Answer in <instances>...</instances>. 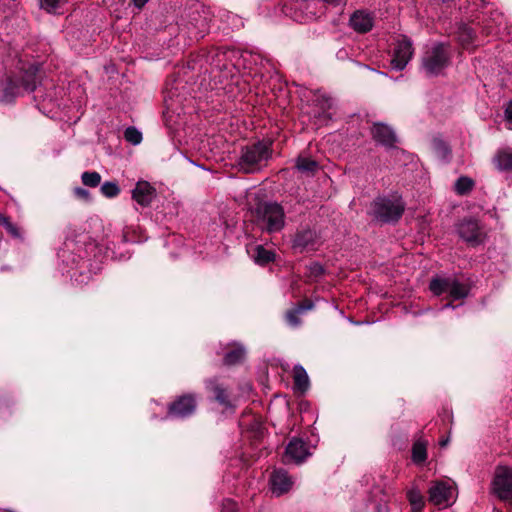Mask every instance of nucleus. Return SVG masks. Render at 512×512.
Masks as SVG:
<instances>
[{
  "mask_svg": "<svg viewBox=\"0 0 512 512\" xmlns=\"http://www.w3.org/2000/svg\"><path fill=\"white\" fill-rule=\"evenodd\" d=\"M271 154L270 143L259 141L247 145L241 150L238 166L245 173H254L267 164Z\"/></svg>",
  "mask_w": 512,
  "mask_h": 512,
  "instance_id": "f257e3e1",
  "label": "nucleus"
},
{
  "mask_svg": "<svg viewBox=\"0 0 512 512\" xmlns=\"http://www.w3.org/2000/svg\"><path fill=\"white\" fill-rule=\"evenodd\" d=\"M404 208L399 197H379L371 203L369 214L380 222H395L402 216Z\"/></svg>",
  "mask_w": 512,
  "mask_h": 512,
  "instance_id": "f03ea898",
  "label": "nucleus"
},
{
  "mask_svg": "<svg viewBox=\"0 0 512 512\" xmlns=\"http://www.w3.org/2000/svg\"><path fill=\"white\" fill-rule=\"evenodd\" d=\"M257 223L268 233L279 232L285 225V213L277 203H265L257 208Z\"/></svg>",
  "mask_w": 512,
  "mask_h": 512,
  "instance_id": "7ed1b4c3",
  "label": "nucleus"
},
{
  "mask_svg": "<svg viewBox=\"0 0 512 512\" xmlns=\"http://www.w3.org/2000/svg\"><path fill=\"white\" fill-rule=\"evenodd\" d=\"M450 56L447 45L436 43L425 51L422 57V68L429 76L438 75L447 67Z\"/></svg>",
  "mask_w": 512,
  "mask_h": 512,
  "instance_id": "20e7f679",
  "label": "nucleus"
},
{
  "mask_svg": "<svg viewBox=\"0 0 512 512\" xmlns=\"http://www.w3.org/2000/svg\"><path fill=\"white\" fill-rule=\"evenodd\" d=\"M412 56V42L406 36H399L391 59L392 68L398 71L403 70L411 60Z\"/></svg>",
  "mask_w": 512,
  "mask_h": 512,
  "instance_id": "39448f33",
  "label": "nucleus"
},
{
  "mask_svg": "<svg viewBox=\"0 0 512 512\" xmlns=\"http://www.w3.org/2000/svg\"><path fill=\"white\" fill-rule=\"evenodd\" d=\"M493 491L501 500H512V469L505 467L497 470Z\"/></svg>",
  "mask_w": 512,
  "mask_h": 512,
  "instance_id": "423d86ee",
  "label": "nucleus"
},
{
  "mask_svg": "<svg viewBox=\"0 0 512 512\" xmlns=\"http://www.w3.org/2000/svg\"><path fill=\"white\" fill-rule=\"evenodd\" d=\"M453 491L448 482H434L429 488V501L434 505L447 507L453 502Z\"/></svg>",
  "mask_w": 512,
  "mask_h": 512,
  "instance_id": "0eeeda50",
  "label": "nucleus"
},
{
  "mask_svg": "<svg viewBox=\"0 0 512 512\" xmlns=\"http://www.w3.org/2000/svg\"><path fill=\"white\" fill-rule=\"evenodd\" d=\"M457 231L464 241L473 246L481 244L484 240V233L476 220H463L459 223Z\"/></svg>",
  "mask_w": 512,
  "mask_h": 512,
  "instance_id": "6e6552de",
  "label": "nucleus"
},
{
  "mask_svg": "<svg viewBox=\"0 0 512 512\" xmlns=\"http://www.w3.org/2000/svg\"><path fill=\"white\" fill-rule=\"evenodd\" d=\"M196 410V400L193 395H183L175 400L168 410V416L173 418H186Z\"/></svg>",
  "mask_w": 512,
  "mask_h": 512,
  "instance_id": "1a4fd4ad",
  "label": "nucleus"
},
{
  "mask_svg": "<svg viewBox=\"0 0 512 512\" xmlns=\"http://www.w3.org/2000/svg\"><path fill=\"white\" fill-rule=\"evenodd\" d=\"M156 197V189L147 181H138L132 190L133 200L143 206H149Z\"/></svg>",
  "mask_w": 512,
  "mask_h": 512,
  "instance_id": "9d476101",
  "label": "nucleus"
},
{
  "mask_svg": "<svg viewBox=\"0 0 512 512\" xmlns=\"http://www.w3.org/2000/svg\"><path fill=\"white\" fill-rule=\"evenodd\" d=\"M270 484L272 493L276 496H280L291 489L293 480L285 470L278 469L272 473Z\"/></svg>",
  "mask_w": 512,
  "mask_h": 512,
  "instance_id": "9b49d317",
  "label": "nucleus"
},
{
  "mask_svg": "<svg viewBox=\"0 0 512 512\" xmlns=\"http://www.w3.org/2000/svg\"><path fill=\"white\" fill-rule=\"evenodd\" d=\"M309 455L310 452L305 442L301 439H292L286 447V459L297 464L303 462Z\"/></svg>",
  "mask_w": 512,
  "mask_h": 512,
  "instance_id": "f8f14e48",
  "label": "nucleus"
},
{
  "mask_svg": "<svg viewBox=\"0 0 512 512\" xmlns=\"http://www.w3.org/2000/svg\"><path fill=\"white\" fill-rule=\"evenodd\" d=\"M373 139L386 147H393L396 142L395 132L391 127L383 123H375L371 130Z\"/></svg>",
  "mask_w": 512,
  "mask_h": 512,
  "instance_id": "ddd939ff",
  "label": "nucleus"
},
{
  "mask_svg": "<svg viewBox=\"0 0 512 512\" xmlns=\"http://www.w3.org/2000/svg\"><path fill=\"white\" fill-rule=\"evenodd\" d=\"M350 26L358 33L370 31L374 24L373 16L363 10H358L350 17Z\"/></svg>",
  "mask_w": 512,
  "mask_h": 512,
  "instance_id": "4468645a",
  "label": "nucleus"
},
{
  "mask_svg": "<svg viewBox=\"0 0 512 512\" xmlns=\"http://www.w3.org/2000/svg\"><path fill=\"white\" fill-rule=\"evenodd\" d=\"M492 162L501 172H512V148L504 147L497 150Z\"/></svg>",
  "mask_w": 512,
  "mask_h": 512,
  "instance_id": "2eb2a0df",
  "label": "nucleus"
},
{
  "mask_svg": "<svg viewBox=\"0 0 512 512\" xmlns=\"http://www.w3.org/2000/svg\"><path fill=\"white\" fill-rule=\"evenodd\" d=\"M39 68L35 64L29 65L27 69H25L18 80V83L21 84L23 91L33 92L37 86V72Z\"/></svg>",
  "mask_w": 512,
  "mask_h": 512,
  "instance_id": "dca6fc26",
  "label": "nucleus"
},
{
  "mask_svg": "<svg viewBox=\"0 0 512 512\" xmlns=\"http://www.w3.org/2000/svg\"><path fill=\"white\" fill-rule=\"evenodd\" d=\"M316 240V233L310 229L300 231L293 240V247L300 252L313 248Z\"/></svg>",
  "mask_w": 512,
  "mask_h": 512,
  "instance_id": "f3484780",
  "label": "nucleus"
},
{
  "mask_svg": "<svg viewBox=\"0 0 512 512\" xmlns=\"http://www.w3.org/2000/svg\"><path fill=\"white\" fill-rule=\"evenodd\" d=\"M22 90L23 89L21 84L18 83V80L8 79L2 86L0 102L10 103L21 94Z\"/></svg>",
  "mask_w": 512,
  "mask_h": 512,
  "instance_id": "a211bd4d",
  "label": "nucleus"
},
{
  "mask_svg": "<svg viewBox=\"0 0 512 512\" xmlns=\"http://www.w3.org/2000/svg\"><path fill=\"white\" fill-rule=\"evenodd\" d=\"M251 253V257L255 261V263L259 265H266L272 262L275 258V254L273 251L265 249L262 245H257L253 248Z\"/></svg>",
  "mask_w": 512,
  "mask_h": 512,
  "instance_id": "6ab92c4d",
  "label": "nucleus"
},
{
  "mask_svg": "<svg viewBox=\"0 0 512 512\" xmlns=\"http://www.w3.org/2000/svg\"><path fill=\"white\" fill-rule=\"evenodd\" d=\"M294 387L300 392H305L309 388V377L306 370L301 365L294 366Z\"/></svg>",
  "mask_w": 512,
  "mask_h": 512,
  "instance_id": "aec40b11",
  "label": "nucleus"
},
{
  "mask_svg": "<svg viewBox=\"0 0 512 512\" xmlns=\"http://www.w3.org/2000/svg\"><path fill=\"white\" fill-rule=\"evenodd\" d=\"M312 308H313V303L308 301V302L299 304L297 307L289 310L286 313V319H287L288 323L292 326H298L300 324V319L298 316L305 311L311 310Z\"/></svg>",
  "mask_w": 512,
  "mask_h": 512,
  "instance_id": "412c9836",
  "label": "nucleus"
},
{
  "mask_svg": "<svg viewBox=\"0 0 512 512\" xmlns=\"http://www.w3.org/2000/svg\"><path fill=\"white\" fill-rule=\"evenodd\" d=\"M449 288L448 293L449 296L453 300L463 299L468 295V288L466 285L460 283L458 280L454 278H449Z\"/></svg>",
  "mask_w": 512,
  "mask_h": 512,
  "instance_id": "4be33fe9",
  "label": "nucleus"
},
{
  "mask_svg": "<svg viewBox=\"0 0 512 512\" xmlns=\"http://www.w3.org/2000/svg\"><path fill=\"white\" fill-rule=\"evenodd\" d=\"M407 498L411 505L412 512H421L424 507V498L420 490L416 487H412L407 492Z\"/></svg>",
  "mask_w": 512,
  "mask_h": 512,
  "instance_id": "5701e85b",
  "label": "nucleus"
},
{
  "mask_svg": "<svg viewBox=\"0 0 512 512\" xmlns=\"http://www.w3.org/2000/svg\"><path fill=\"white\" fill-rule=\"evenodd\" d=\"M206 387L211 390L215 394V399L223 406L229 407L230 402L228 400V396L226 391L217 384L216 380H209L206 383Z\"/></svg>",
  "mask_w": 512,
  "mask_h": 512,
  "instance_id": "b1692460",
  "label": "nucleus"
},
{
  "mask_svg": "<svg viewBox=\"0 0 512 512\" xmlns=\"http://www.w3.org/2000/svg\"><path fill=\"white\" fill-rule=\"evenodd\" d=\"M448 284L449 278L435 277L430 281L429 289L434 295L439 296L448 292Z\"/></svg>",
  "mask_w": 512,
  "mask_h": 512,
  "instance_id": "393cba45",
  "label": "nucleus"
},
{
  "mask_svg": "<svg viewBox=\"0 0 512 512\" xmlns=\"http://www.w3.org/2000/svg\"><path fill=\"white\" fill-rule=\"evenodd\" d=\"M474 36H475V33L472 30V28H470L466 25L459 27L457 37H458V41L460 42V44L463 47L468 48L473 43Z\"/></svg>",
  "mask_w": 512,
  "mask_h": 512,
  "instance_id": "a878e982",
  "label": "nucleus"
},
{
  "mask_svg": "<svg viewBox=\"0 0 512 512\" xmlns=\"http://www.w3.org/2000/svg\"><path fill=\"white\" fill-rule=\"evenodd\" d=\"M245 355V350L242 346H237L225 353L224 355V363L227 365H233L240 362Z\"/></svg>",
  "mask_w": 512,
  "mask_h": 512,
  "instance_id": "bb28decb",
  "label": "nucleus"
},
{
  "mask_svg": "<svg viewBox=\"0 0 512 512\" xmlns=\"http://www.w3.org/2000/svg\"><path fill=\"white\" fill-rule=\"evenodd\" d=\"M427 458L426 444L422 441L414 443L412 448V459L416 464L423 463Z\"/></svg>",
  "mask_w": 512,
  "mask_h": 512,
  "instance_id": "cd10ccee",
  "label": "nucleus"
},
{
  "mask_svg": "<svg viewBox=\"0 0 512 512\" xmlns=\"http://www.w3.org/2000/svg\"><path fill=\"white\" fill-rule=\"evenodd\" d=\"M474 181L469 177H460L455 182L454 188L457 194L465 195L472 190Z\"/></svg>",
  "mask_w": 512,
  "mask_h": 512,
  "instance_id": "c85d7f7f",
  "label": "nucleus"
},
{
  "mask_svg": "<svg viewBox=\"0 0 512 512\" xmlns=\"http://www.w3.org/2000/svg\"><path fill=\"white\" fill-rule=\"evenodd\" d=\"M101 193L107 198H114L120 193V188L116 182L107 181L101 185Z\"/></svg>",
  "mask_w": 512,
  "mask_h": 512,
  "instance_id": "c756f323",
  "label": "nucleus"
},
{
  "mask_svg": "<svg viewBox=\"0 0 512 512\" xmlns=\"http://www.w3.org/2000/svg\"><path fill=\"white\" fill-rule=\"evenodd\" d=\"M81 180L85 186L97 187L101 182V175L98 172H84Z\"/></svg>",
  "mask_w": 512,
  "mask_h": 512,
  "instance_id": "7c9ffc66",
  "label": "nucleus"
},
{
  "mask_svg": "<svg viewBox=\"0 0 512 512\" xmlns=\"http://www.w3.org/2000/svg\"><path fill=\"white\" fill-rule=\"evenodd\" d=\"M296 167L301 172H313L317 168V162L309 158L299 157Z\"/></svg>",
  "mask_w": 512,
  "mask_h": 512,
  "instance_id": "2f4dec72",
  "label": "nucleus"
},
{
  "mask_svg": "<svg viewBox=\"0 0 512 512\" xmlns=\"http://www.w3.org/2000/svg\"><path fill=\"white\" fill-rule=\"evenodd\" d=\"M124 138L127 142L138 145L142 141V134L135 127H128L124 132Z\"/></svg>",
  "mask_w": 512,
  "mask_h": 512,
  "instance_id": "473e14b6",
  "label": "nucleus"
},
{
  "mask_svg": "<svg viewBox=\"0 0 512 512\" xmlns=\"http://www.w3.org/2000/svg\"><path fill=\"white\" fill-rule=\"evenodd\" d=\"M0 225L3 226L13 237L20 236L18 228L10 222L9 218L2 214H0Z\"/></svg>",
  "mask_w": 512,
  "mask_h": 512,
  "instance_id": "72a5a7b5",
  "label": "nucleus"
},
{
  "mask_svg": "<svg viewBox=\"0 0 512 512\" xmlns=\"http://www.w3.org/2000/svg\"><path fill=\"white\" fill-rule=\"evenodd\" d=\"M40 7L48 12H55L58 7L59 0H39Z\"/></svg>",
  "mask_w": 512,
  "mask_h": 512,
  "instance_id": "f704fd0d",
  "label": "nucleus"
},
{
  "mask_svg": "<svg viewBox=\"0 0 512 512\" xmlns=\"http://www.w3.org/2000/svg\"><path fill=\"white\" fill-rule=\"evenodd\" d=\"M208 32V25L206 20L203 18L200 20L198 31L191 32L192 37L198 39L204 37V35Z\"/></svg>",
  "mask_w": 512,
  "mask_h": 512,
  "instance_id": "c9c22d12",
  "label": "nucleus"
},
{
  "mask_svg": "<svg viewBox=\"0 0 512 512\" xmlns=\"http://www.w3.org/2000/svg\"><path fill=\"white\" fill-rule=\"evenodd\" d=\"M433 147L438 153L442 154L443 156H447L449 154V149L445 142H443L442 140L435 139L433 141Z\"/></svg>",
  "mask_w": 512,
  "mask_h": 512,
  "instance_id": "e433bc0d",
  "label": "nucleus"
},
{
  "mask_svg": "<svg viewBox=\"0 0 512 512\" xmlns=\"http://www.w3.org/2000/svg\"><path fill=\"white\" fill-rule=\"evenodd\" d=\"M237 510V503L231 499H227L222 503V512H235Z\"/></svg>",
  "mask_w": 512,
  "mask_h": 512,
  "instance_id": "4c0bfd02",
  "label": "nucleus"
},
{
  "mask_svg": "<svg viewBox=\"0 0 512 512\" xmlns=\"http://www.w3.org/2000/svg\"><path fill=\"white\" fill-rule=\"evenodd\" d=\"M75 195L83 200L89 201L90 200V193L88 190L84 188L77 187L74 189Z\"/></svg>",
  "mask_w": 512,
  "mask_h": 512,
  "instance_id": "58836bf2",
  "label": "nucleus"
},
{
  "mask_svg": "<svg viewBox=\"0 0 512 512\" xmlns=\"http://www.w3.org/2000/svg\"><path fill=\"white\" fill-rule=\"evenodd\" d=\"M309 269H310L311 274L314 276H320L324 273V268L319 263H312L310 265Z\"/></svg>",
  "mask_w": 512,
  "mask_h": 512,
  "instance_id": "ea45409f",
  "label": "nucleus"
},
{
  "mask_svg": "<svg viewBox=\"0 0 512 512\" xmlns=\"http://www.w3.org/2000/svg\"><path fill=\"white\" fill-rule=\"evenodd\" d=\"M505 118L509 125V129L512 130V101H510L505 109Z\"/></svg>",
  "mask_w": 512,
  "mask_h": 512,
  "instance_id": "a19ab883",
  "label": "nucleus"
},
{
  "mask_svg": "<svg viewBox=\"0 0 512 512\" xmlns=\"http://www.w3.org/2000/svg\"><path fill=\"white\" fill-rule=\"evenodd\" d=\"M346 1L347 0H323L324 3L333 7L345 5Z\"/></svg>",
  "mask_w": 512,
  "mask_h": 512,
  "instance_id": "79ce46f5",
  "label": "nucleus"
},
{
  "mask_svg": "<svg viewBox=\"0 0 512 512\" xmlns=\"http://www.w3.org/2000/svg\"><path fill=\"white\" fill-rule=\"evenodd\" d=\"M132 2L134 3V5L141 9L142 7L145 6V4L148 2V0H132Z\"/></svg>",
  "mask_w": 512,
  "mask_h": 512,
  "instance_id": "37998d69",
  "label": "nucleus"
},
{
  "mask_svg": "<svg viewBox=\"0 0 512 512\" xmlns=\"http://www.w3.org/2000/svg\"><path fill=\"white\" fill-rule=\"evenodd\" d=\"M325 107L330 109L332 107V100L330 98L325 99Z\"/></svg>",
  "mask_w": 512,
  "mask_h": 512,
  "instance_id": "c03bdc74",
  "label": "nucleus"
},
{
  "mask_svg": "<svg viewBox=\"0 0 512 512\" xmlns=\"http://www.w3.org/2000/svg\"><path fill=\"white\" fill-rule=\"evenodd\" d=\"M378 512H388V508H387V506H386V505H383V506H382V505H380V506L378 507Z\"/></svg>",
  "mask_w": 512,
  "mask_h": 512,
  "instance_id": "a18cd8bd",
  "label": "nucleus"
},
{
  "mask_svg": "<svg viewBox=\"0 0 512 512\" xmlns=\"http://www.w3.org/2000/svg\"><path fill=\"white\" fill-rule=\"evenodd\" d=\"M447 308H454V306H452V304L448 303V304L443 305L441 310H444V309H447Z\"/></svg>",
  "mask_w": 512,
  "mask_h": 512,
  "instance_id": "49530a36",
  "label": "nucleus"
},
{
  "mask_svg": "<svg viewBox=\"0 0 512 512\" xmlns=\"http://www.w3.org/2000/svg\"><path fill=\"white\" fill-rule=\"evenodd\" d=\"M447 443H448V439H445V440H442V441L440 442V445H441L442 447H444V446H446V445H447Z\"/></svg>",
  "mask_w": 512,
  "mask_h": 512,
  "instance_id": "de8ad7c7",
  "label": "nucleus"
}]
</instances>
